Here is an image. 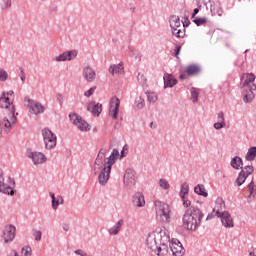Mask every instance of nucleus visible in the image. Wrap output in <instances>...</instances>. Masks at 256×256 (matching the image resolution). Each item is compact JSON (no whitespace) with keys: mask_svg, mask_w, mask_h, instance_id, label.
<instances>
[{"mask_svg":"<svg viewBox=\"0 0 256 256\" xmlns=\"http://www.w3.org/2000/svg\"><path fill=\"white\" fill-rule=\"evenodd\" d=\"M0 108L4 110V118L0 120V139L7 137L9 131L13 129V125L17 123V117L15 116V105L13 101L9 98H5V93L3 97H0Z\"/></svg>","mask_w":256,"mask_h":256,"instance_id":"f257e3e1","label":"nucleus"},{"mask_svg":"<svg viewBox=\"0 0 256 256\" xmlns=\"http://www.w3.org/2000/svg\"><path fill=\"white\" fill-rule=\"evenodd\" d=\"M203 217H205V215L201 209L196 206H191L185 211L183 216L184 229L187 231H197L201 225V221H203Z\"/></svg>","mask_w":256,"mask_h":256,"instance_id":"f03ea898","label":"nucleus"},{"mask_svg":"<svg viewBox=\"0 0 256 256\" xmlns=\"http://www.w3.org/2000/svg\"><path fill=\"white\" fill-rule=\"evenodd\" d=\"M171 241V237L169 236V231L167 229H160V231H155L152 234H149L146 239V245L148 249L157 253V247L159 243H169Z\"/></svg>","mask_w":256,"mask_h":256,"instance_id":"7ed1b4c3","label":"nucleus"},{"mask_svg":"<svg viewBox=\"0 0 256 256\" xmlns=\"http://www.w3.org/2000/svg\"><path fill=\"white\" fill-rule=\"evenodd\" d=\"M156 217L163 225L171 223V206L169 204L156 200L154 202Z\"/></svg>","mask_w":256,"mask_h":256,"instance_id":"20e7f679","label":"nucleus"},{"mask_svg":"<svg viewBox=\"0 0 256 256\" xmlns=\"http://www.w3.org/2000/svg\"><path fill=\"white\" fill-rule=\"evenodd\" d=\"M107 161L103 162L102 160H98L97 158L94 161L93 165V173L94 175H98V183L100 185H107V181H109V177L111 174L107 172Z\"/></svg>","mask_w":256,"mask_h":256,"instance_id":"39448f33","label":"nucleus"},{"mask_svg":"<svg viewBox=\"0 0 256 256\" xmlns=\"http://www.w3.org/2000/svg\"><path fill=\"white\" fill-rule=\"evenodd\" d=\"M169 23L172 31V35L178 39L185 37V29L181 26V18L177 15H172L169 18Z\"/></svg>","mask_w":256,"mask_h":256,"instance_id":"423d86ee","label":"nucleus"},{"mask_svg":"<svg viewBox=\"0 0 256 256\" xmlns=\"http://www.w3.org/2000/svg\"><path fill=\"white\" fill-rule=\"evenodd\" d=\"M8 183H5V178L3 177V170L0 169V193L4 195H15L17 191L15 190V180L11 177L8 178Z\"/></svg>","mask_w":256,"mask_h":256,"instance_id":"0eeeda50","label":"nucleus"},{"mask_svg":"<svg viewBox=\"0 0 256 256\" xmlns=\"http://www.w3.org/2000/svg\"><path fill=\"white\" fill-rule=\"evenodd\" d=\"M45 149L51 150L57 147V135L53 133V131L49 130L48 128H44L41 131Z\"/></svg>","mask_w":256,"mask_h":256,"instance_id":"6e6552de","label":"nucleus"},{"mask_svg":"<svg viewBox=\"0 0 256 256\" xmlns=\"http://www.w3.org/2000/svg\"><path fill=\"white\" fill-rule=\"evenodd\" d=\"M135 170L128 168L124 174L123 183L126 189H133L137 183Z\"/></svg>","mask_w":256,"mask_h":256,"instance_id":"1a4fd4ad","label":"nucleus"},{"mask_svg":"<svg viewBox=\"0 0 256 256\" xmlns=\"http://www.w3.org/2000/svg\"><path fill=\"white\" fill-rule=\"evenodd\" d=\"M69 119L73 125H76L80 131H89L91 128H89V123L87 121L83 120V118L76 113L69 114Z\"/></svg>","mask_w":256,"mask_h":256,"instance_id":"9d476101","label":"nucleus"},{"mask_svg":"<svg viewBox=\"0 0 256 256\" xmlns=\"http://www.w3.org/2000/svg\"><path fill=\"white\" fill-rule=\"evenodd\" d=\"M242 87H248V94H246L243 97L244 103H251L253 99H255V94L253 91H256V85L252 81H249L247 78H245L244 82L242 83Z\"/></svg>","mask_w":256,"mask_h":256,"instance_id":"9b49d317","label":"nucleus"},{"mask_svg":"<svg viewBox=\"0 0 256 256\" xmlns=\"http://www.w3.org/2000/svg\"><path fill=\"white\" fill-rule=\"evenodd\" d=\"M242 87H248V94H246L243 97L244 103H251L253 99H255V94L253 91H256V85L252 81H249L247 78H245L244 82L242 83Z\"/></svg>","mask_w":256,"mask_h":256,"instance_id":"f8f14e48","label":"nucleus"},{"mask_svg":"<svg viewBox=\"0 0 256 256\" xmlns=\"http://www.w3.org/2000/svg\"><path fill=\"white\" fill-rule=\"evenodd\" d=\"M26 107L29 109V113H32V115L45 113V106L39 102H35V100L30 98L27 100Z\"/></svg>","mask_w":256,"mask_h":256,"instance_id":"ddd939ff","label":"nucleus"},{"mask_svg":"<svg viewBox=\"0 0 256 256\" xmlns=\"http://www.w3.org/2000/svg\"><path fill=\"white\" fill-rule=\"evenodd\" d=\"M26 155L28 159H32L34 165H41L47 161V157H45V154L41 152H33L31 150H28L26 152Z\"/></svg>","mask_w":256,"mask_h":256,"instance_id":"4468645a","label":"nucleus"},{"mask_svg":"<svg viewBox=\"0 0 256 256\" xmlns=\"http://www.w3.org/2000/svg\"><path fill=\"white\" fill-rule=\"evenodd\" d=\"M16 231L17 228H15V226L12 224L5 226L2 234V239L4 240V243H11V241L15 239Z\"/></svg>","mask_w":256,"mask_h":256,"instance_id":"2eb2a0df","label":"nucleus"},{"mask_svg":"<svg viewBox=\"0 0 256 256\" xmlns=\"http://www.w3.org/2000/svg\"><path fill=\"white\" fill-rule=\"evenodd\" d=\"M121 105V100L117 96H114L110 100L109 115L112 119H117L119 115V106Z\"/></svg>","mask_w":256,"mask_h":256,"instance_id":"dca6fc26","label":"nucleus"},{"mask_svg":"<svg viewBox=\"0 0 256 256\" xmlns=\"http://www.w3.org/2000/svg\"><path fill=\"white\" fill-rule=\"evenodd\" d=\"M77 50L65 51L54 58V61L61 63L63 61H73L77 57Z\"/></svg>","mask_w":256,"mask_h":256,"instance_id":"f3484780","label":"nucleus"},{"mask_svg":"<svg viewBox=\"0 0 256 256\" xmlns=\"http://www.w3.org/2000/svg\"><path fill=\"white\" fill-rule=\"evenodd\" d=\"M170 243V251L172 252V255L174 256H183L185 255V248H183V244H181V242H179V240H172L168 242Z\"/></svg>","mask_w":256,"mask_h":256,"instance_id":"a211bd4d","label":"nucleus"},{"mask_svg":"<svg viewBox=\"0 0 256 256\" xmlns=\"http://www.w3.org/2000/svg\"><path fill=\"white\" fill-rule=\"evenodd\" d=\"M216 215L221 219L222 225L224 227H233V218L231 217V214H229V212H219V210H217Z\"/></svg>","mask_w":256,"mask_h":256,"instance_id":"6ab92c4d","label":"nucleus"},{"mask_svg":"<svg viewBox=\"0 0 256 256\" xmlns=\"http://www.w3.org/2000/svg\"><path fill=\"white\" fill-rule=\"evenodd\" d=\"M117 159H119V150L113 149L110 156L106 158V169L108 175H111V169L113 165H115V161H117Z\"/></svg>","mask_w":256,"mask_h":256,"instance_id":"aec40b11","label":"nucleus"},{"mask_svg":"<svg viewBox=\"0 0 256 256\" xmlns=\"http://www.w3.org/2000/svg\"><path fill=\"white\" fill-rule=\"evenodd\" d=\"M87 111H91L94 117H99L101 115V111H103V105L101 103H95V101H91L87 105Z\"/></svg>","mask_w":256,"mask_h":256,"instance_id":"412c9836","label":"nucleus"},{"mask_svg":"<svg viewBox=\"0 0 256 256\" xmlns=\"http://www.w3.org/2000/svg\"><path fill=\"white\" fill-rule=\"evenodd\" d=\"M95 76V70H93L91 66H86L83 69V78L85 79V81H88V83H93V81H95Z\"/></svg>","mask_w":256,"mask_h":256,"instance_id":"4be33fe9","label":"nucleus"},{"mask_svg":"<svg viewBox=\"0 0 256 256\" xmlns=\"http://www.w3.org/2000/svg\"><path fill=\"white\" fill-rule=\"evenodd\" d=\"M132 203L134 207H144L145 206V196L141 192H136L132 198Z\"/></svg>","mask_w":256,"mask_h":256,"instance_id":"5701e85b","label":"nucleus"},{"mask_svg":"<svg viewBox=\"0 0 256 256\" xmlns=\"http://www.w3.org/2000/svg\"><path fill=\"white\" fill-rule=\"evenodd\" d=\"M186 73L189 75V77L199 75L201 73V66L198 64H190L186 68Z\"/></svg>","mask_w":256,"mask_h":256,"instance_id":"b1692460","label":"nucleus"},{"mask_svg":"<svg viewBox=\"0 0 256 256\" xmlns=\"http://www.w3.org/2000/svg\"><path fill=\"white\" fill-rule=\"evenodd\" d=\"M164 89H167V87H175V84L177 83V79L172 74H164Z\"/></svg>","mask_w":256,"mask_h":256,"instance_id":"393cba45","label":"nucleus"},{"mask_svg":"<svg viewBox=\"0 0 256 256\" xmlns=\"http://www.w3.org/2000/svg\"><path fill=\"white\" fill-rule=\"evenodd\" d=\"M210 11L212 15H218V17H221L223 15V7L221 6V2H217L215 4L210 5Z\"/></svg>","mask_w":256,"mask_h":256,"instance_id":"a878e982","label":"nucleus"},{"mask_svg":"<svg viewBox=\"0 0 256 256\" xmlns=\"http://www.w3.org/2000/svg\"><path fill=\"white\" fill-rule=\"evenodd\" d=\"M124 72V68H123V64H113L109 67V73H111V75H117V74H123Z\"/></svg>","mask_w":256,"mask_h":256,"instance_id":"bb28decb","label":"nucleus"},{"mask_svg":"<svg viewBox=\"0 0 256 256\" xmlns=\"http://www.w3.org/2000/svg\"><path fill=\"white\" fill-rule=\"evenodd\" d=\"M230 165H231L232 169L239 170L243 166V159H241V157H239V156H235L231 160Z\"/></svg>","mask_w":256,"mask_h":256,"instance_id":"cd10ccee","label":"nucleus"},{"mask_svg":"<svg viewBox=\"0 0 256 256\" xmlns=\"http://www.w3.org/2000/svg\"><path fill=\"white\" fill-rule=\"evenodd\" d=\"M121 227H123V220H119L112 228L109 229L110 235H118V233L121 231Z\"/></svg>","mask_w":256,"mask_h":256,"instance_id":"c85d7f7f","label":"nucleus"},{"mask_svg":"<svg viewBox=\"0 0 256 256\" xmlns=\"http://www.w3.org/2000/svg\"><path fill=\"white\" fill-rule=\"evenodd\" d=\"M169 251V247L167 246V243H161L159 242L157 248H156V253L158 256L165 255Z\"/></svg>","mask_w":256,"mask_h":256,"instance_id":"c756f323","label":"nucleus"},{"mask_svg":"<svg viewBox=\"0 0 256 256\" xmlns=\"http://www.w3.org/2000/svg\"><path fill=\"white\" fill-rule=\"evenodd\" d=\"M194 193H196L197 195H200L202 197H208V193L207 190L205 189V185L203 184H198L195 188H194Z\"/></svg>","mask_w":256,"mask_h":256,"instance_id":"7c9ffc66","label":"nucleus"},{"mask_svg":"<svg viewBox=\"0 0 256 256\" xmlns=\"http://www.w3.org/2000/svg\"><path fill=\"white\" fill-rule=\"evenodd\" d=\"M255 157H256V147L252 146L248 149L245 159L246 161H255Z\"/></svg>","mask_w":256,"mask_h":256,"instance_id":"2f4dec72","label":"nucleus"},{"mask_svg":"<svg viewBox=\"0 0 256 256\" xmlns=\"http://www.w3.org/2000/svg\"><path fill=\"white\" fill-rule=\"evenodd\" d=\"M185 195H189V184L187 182L182 183L179 196L182 200H185Z\"/></svg>","mask_w":256,"mask_h":256,"instance_id":"473e14b6","label":"nucleus"},{"mask_svg":"<svg viewBox=\"0 0 256 256\" xmlns=\"http://www.w3.org/2000/svg\"><path fill=\"white\" fill-rule=\"evenodd\" d=\"M255 171V168L253 165H248V166H242L240 173H243L244 176L248 177L249 175H253Z\"/></svg>","mask_w":256,"mask_h":256,"instance_id":"72a5a7b5","label":"nucleus"},{"mask_svg":"<svg viewBox=\"0 0 256 256\" xmlns=\"http://www.w3.org/2000/svg\"><path fill=\"white\" fill-rule=\"evenodd\" d=\"M190 93H191V100L194 103H197V101H199V92H197V88L192 87L190 90Z\"/></svg>","mask_w":256,"mask_h":256,"instance_id":"f704fd0d","label":"nucleus"},{"mask_svg":"<svg viewBox=\"0 0 256 256\" xmlns=\"http://www.w3.org/2000/svg\"><path fill=\"white\" fill-rule=\"evenodd\" d=\"M246 179H247V176H244L243 172H240L236 179V183H237L238 187H241V185H243V183H245Z\"/></svg>","mask_w":256,"mask_h":256,"instance_id":"c9c22d12","label":"nucleus"},{"mask_svg":"<svg viewBox=\"0 0 256 256\" xmlns=\"http://www.w3.org/2000/svg\"><path fill=\"white\" fill-rule=\"evenodd\" d=\"M130 57H134L136 61H141V52H139V50L130 49Z\"/></svg>","mask_w":256,"mask_h":256,"instance_id":"e433bc0d","label":"nucleus"},{"mask_svg":"<svg viewBox=\"0 0 256 256\" xmlns=\"http://www.w3.org/2000/svg\"><path fill=\"white\" fill-rule=\"evenodd\" d=\"M248 189L250 191L249 197H251V195H253V197H255V195H256V185H255V182L253 180H251V182L248 184Z\"/></svg>","mask_w":256,"mask_h":256,"instance_id":"4c0bfd02","label":"nucleus"},{"mask_svg":"<svg viewBox=\"0 0 256 256\" xmlns=\"http://www.w3.org/2000/svg\"><path fill=\"white\" fill-rule=\"evenodd\" d=\"M146 95L149 103H155L157 101V94L154 92H148Z\"/></svg>","mask_w":256,"mask_h":256,"instance_id":"58836bf2","label":"nucleus"},{"mask_svg":"<svg viewBox=\"0 0 256 256\" xmlns=\"http://www.w3.org/2000/svg\"><path fill=\"white\" fill-rule=\"evenodd\" d=\"M159 186L161 187V189H164L165 191H167V189H169L170 187L169 182H167L165 178L159 180Z\"/></svg>","mask_w":256,"mask_h":256,"instance_id":"ea45409f","label":"nucleus"},{"mask_svg":"<svg viewBox=\"0 0 256 256\" xmlns=\"http://www.w3.org/2000/svg\"><path fill=\"white\" fill-rule=\"evenodd\" d=\"M137 109H143L145 107V99L142 97H139L135 100Z\"/></svg>","mask_w":256,"mask_h":256,"instance_id":"a19ab883","label":"nucleus"},{"mask_svg":"<svg viewBox=\"0 0 256 256\" xmlns=\"http://www.w3.org/2000/svg\"><path fill=\"white\" fill-rule=\"evenodd\" d=\"M7 79H9V74L3 68H0V82H5Z\"/></svg>","mask_w":256,"mask_h":256,"instance_id":"79ce46f5","label":"nucleus"},{"mask_svg":"<svg viewBox=\"0 0 256 256\" xmlns=\"http://www.w3.org/2000/svg\"><path fill=\"white\" fill-rule=\"evenodd\" d=\"M31 246H25L22 248L21 256H31Z\"/></svg>","mask_w":256,"mask_h":256,"instance_id":"37998d69","label":"nucleus"},{"mask_svg":"<svg viewBox=\"0 0 256 256\" xmlns=\"http://www.w3.org/2000/svg\"><path fill=\"white\" fill-rule=\"evenodd\" d=\"M11 7V0H2L1 2V9L5 11Z\"/></svg>","mask_w":256,"mask_h":256,"instance_id":"c03bdc74","label":"nucleus"},{"mask_svg":"<svg viewBox=\"0 0 256 256\" xmlns=\"http://www.w3.org/2000/svg\"><path fill=\"white\" fill-rule=\"evenodd\" d=\"M193 23H195L197 27H200V25H205V23H207V18H195Z\"/></svg>","mask_w":256,"mask_h":256,"instance_id":"a18cd8bd","label":"nucleus"},{"mask_svg":"<svg viewBox=\"0 0 256 256\" xmlns=\"http://www.w3.org/2000/svg\"><path fill=\"white\" fill-rule=\"evenodd\" d=\"M33 237L35 238V241H41V237H43V232L40 230H33Z\"/></svg>","mask_w":256,"mask_h":256,"instance_id":"49530a36","label":"nucleus"},{"mask_svg":"<svg viewBox=\"0 0 256 256\" xmlns=\"http://www.w3.org/2000/svg\"><path fill=\"white\" fill-rule=\"evenodd\" d=\"M95 89H97L96 86L91 87L88 91H86L84 93V97H91V95H93V93H95Z\"/></svg>","mask_w":256,"mask_h":256,"instance_id":"de8ad7c7","label":"nucleus"},{"mask_svg":"<svg viewBox=\"0 0 256 256\" xmlns=\"http://www.w3.org/2000/svg\"><path fill=\"white\" fill-rule=\"evenodd\" d=\"M218 123H225V114L223 112H219L217 114Z\"/></svg>","mask_w":256,"mask_h":256,"instance_id":"09e8293b","label":"nucleus"},{"mask_svg":"<svg viewBox=\"0 0 256 256\" xmlns=\"http://www.w3.org/2000/svg\"><path fill=\"white\" fill-rule=\"evenodd\" d=\"M3 94L6 99H9V97H13V95H15V92H13V90L8 91L7 93L3 92L0 97H3Z\"/></svg>","mask_w":256,"mask_h":256,"instance_id":"8fccbe9b","label":"nucleus"},{"mask_svg":"<svg viewBox=\"0 0 256 256\" xmlns=\"http://www.w3.org/2000/svg\"><path fill=\"white\" fill-rule=\"evenodd\" d=\"M225 125H226L225 123L216 122V123H214V129L219 131V129H223V127H225Z\"/></svg>","mask_w":256,"mask_h":256,"instance_id":"3c124183","label":"nucleus"},{"mask_svg":"<svg viewBox=\"0 0 256 256\" xmlns=\"http://www.w3.org/2000/svg\"><path fill=\"white\" fill-rule=\"evenodd\" d=\"M56 101L59 103V105H63V94L57 93L56 94Z\"/></svg>","mask_w":256,"mask_h":256,"instance_id":"603ef678","label":"nucleus"},{"mask_svg":"<svg viewBox=\"0 0 256 256\" xmlns=\"http://www.w3.org/2000/svg\"><path fill=\"white\" fill-rule=\"evenodd\" d=\"M58 207H59V200L55 198L54 200H52V209H54V211H57Z\"/></svg>","mask_w":256,"mask_h":256,"instance_id":"864d4df0","label":"nucleus"},{"mask_svg":"<svg viewBox=\"0 0 256 256\" xmlns=\"http://www.w3.org/2000/svg\"><path fill=\"white\" fill-rule=\"evenodd\" d=\"M246 79H248L249 81L254 83L255 82V74H253V73L246 74Z\"/></svg>","mask_w":256,"mask_h":256,"instance_id":"5fc2aeb1","label":"nucleus"},{"mask_svg":"<svg viewBox=\"0 0 256 256\" xmlns=\"http://www.w3.org/2000/svg\"><path fill=\"white\" fill-rule=\"evenodd\" d=\"M182 24H183L182 29H185V27H189V25H191V21L189 20L188 17H186L184 22H182Z\"/></svg>","mask_w":256,"mask_h":256,"instance_id":"6e6d98bb","label":"nucleus"},{"mask_svg":"<svg viewBox=\"0 0 256 256\" xmlns=\"http://www.w3.org/2000/svg\"><path fill=\"white\" fill-rule=\"evenodd\" d=\"M138 81H140L141 83H145V76L141 73H138L137 76Z\"/></svg>","mask_w":256,"mask_h":256,"instance_id":"4d7b16f0","label":"nucleus"},{"mask_svg":"<svg viewBox=\"0 0 256 256\" xmlns=\"http://www.w3.org/2000/svg\"><path fill=\"white\" fill-rule=\"evenodd\" d=\"M183 201V205L187 208V207H191V200H187L185 199V196H184V200Z\"/></svg>","mask_w":256,"mask_h":256,"instance_id":"13d9d810","label":"nucleus"},{"mask_svg":"<svg viewBox=\"0 0 256 256\" xmlns=\"http://www.w3.org/2000/svg\"><path fill=\"white\" fill-rule=\"evenodd\" d=\"M20 79L22 82H25L26 76L25 72H23V69L20 70Z\"/></svg>","mask_w":256,"mask_h":256,"instance_id":"bf43d9fd","label":"nucleus"},{"mask_svg":"<svg viewBox=\"0 0 256 256\" xmlns=\"http://www.w3.org/2000/svg\"><path fill=\"white\" fill-rule=\"evenodd\" d=\"M98 154L105 157V155H107V149L101 148V149L99 150Z\"/></svg>","mask_w":256,"mask_h":256,"instance_id":"052dcab7","label":"nucleus"},{"mask_svg":"<svg viewBox=\"0 0 256 256\" xmlns=\"http://www.w3.org/2000/svg\"><path fill=\"white\" fill-rule=\"evenodd\" d=\"M180 53H181V46H177L176 51H175V57H177V59H179V54Z\"/></svg>","mask_w":256,"mask_h":256,"instance_id":"680f3d73","label":"nucleus"},{"mask_svg":"<svg viewBox=\"0 0 256 256\" xmlns=\"http://www.w3.org/2000/svg\"><path fill=\"white\" fill-rule=\"evenodd\" d=\"M8 256H19L16 250H12Z\"/></svg>","mask_w":256,"mask_h":256,"instance_id":"e2e57ef3","label":"nucleus"},{"mask_svg":"<svg viewBox=\"0 0 256 256\" xmlns=\"http://www.w3.org/2000/svg\"><path fill=\"white\" fill-rule=\"evenodd\" d=\"M96 159H98L99 161H103V159H105V156H103L102 154H98Z\"/></svg>","mask_w":256,"mask_h":256,"instance_id":"0e129e2a","label":"nucleus"},{"mask_svg":"<svg viewBox=\"0 0 256 256\" xmlns=\"http://www.w3.org/2000/svg\"><path fill=\"white\" fill-rule=\"evenodd\" d=\"M75 254L82 256L83 255V250L78 249V250L75 251Z\"/></svg>","mask_w":256,"mask_h":256,"instance_id":"69168bd1","label":"nucleus"},{"mask_svg":"<svg viewBox=\"0 0 256 256\" xmlns=\"http://www.w3.org/2000/svg\"><path fill=\"white\" fill-rule=\"evenodd\" d=\"M63 230L69 231V224H63Z\"/></svg>","mask_w":256,"mask_h":256,"instance_id":"338daca9","label":"nucleus"},{"mask_svg":"<svg viewBox=\"0 0 256 256\" xmlns=\"http://www.w3.org/2000/svg\"><path fill=\"white\" fill-rule=\"evenodd\" d=\"M49 195H50L52 201H55V193L50 192Z\"/></svg>","mask_w":256,"mask_h":256,"instance_id":"774afa93","label":"nucleus"}]
</instances>
